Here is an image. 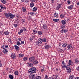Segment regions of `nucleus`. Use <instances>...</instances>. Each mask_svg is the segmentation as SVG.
<instances>
[{
  "label": "nucleus",
  "mask_w": 79,
  "mask_h": 79,
  "mask_svg": "<svg viewBox=\"0 0 79 79\" xmlns=\"http://www.w3.org/2000/svg\"><path fill=\"white\" fill-rule=\"evenodd\" d=\"M11 58L14 59V58H15L16 57V56L14 54H12L11 55Z\"/></svg>",
  "instance_id": "16"
},
{
  "label": "nucleus",
  "mask_w": 79,
  "mask_h": 79,
  "mask_svg": "<svg viewBox=\"0 0 79 79\" xmlns=\"http://www.w3.org/2000/svg\"><path fill=\"white\" fill-rule=\"evenodd\" d=\"M3 34H4L5 35H8L9 34V32L7 31H6L4 32Z\"/></svg>",
  "instance_id": "28"
},
{
  "label": "nucleus",
  "mask_w": 79,
  "mask_h": 79,
  "mask_svg": "<svg viewBox=\"0 0 79 79\" xmlns=\"http://www.w3.org/2000/svg\"><path fill=\"white\" fill-rule=\"evenodd\" d=\"M11 39H9L8 40V41L9 42H10V43H11Z\"/></svg>",
  "instance_id": "54"
},
{
  "label": "nucleus",
  "mask_w": 79,
  "mask_h": 79,
  "mask_svg": "<svg viewBox=\"0 0 79 79\" xmlns=\"http://www.w3.org/2000/svg\"><path fill=\"white\" fill-rule=\"evenodd\" d=\"M26 21V20L24 19H23L22 20V22L23 23H24V22Z\"/></svg>",
  "instance_id": "47"
},
{
  "label": "nucleus",
  "mask_w": 79,
  "mask_h": 79,
  "mask_svg": "<svg viewBox=\"0 0 79 79\" xmlns=\"http://www.w3.org/2000/svg\"><path fill=\"white\" fill-rule=\"evenodd\" d=\"M54 17L56 18H58V14L56 13H55L54 14Z\"/></svg>",
  "instance_id": "25"
},
{
  "label": "nucleus",
  "mask_w": 79,
  "mask_h": 79,
  "mask_svg": "<svg viewBox=\"0 0 79 79\" xmlns=\"http://www.w3.org/2000/svg\"><path fill=\"white\" fill-rule=\"evenodd\" d=\"M62 45L61 46L62 47H66V46L68 45V44H66V43H64L63 44L62 43Z\"/></svg>",
  "instance_id": "15"
},
{
  "label": "nucleus",
  "mask_w": 79,
  "mask_h": 79,
  "mask_svg": "<svg viewBox=\"0 0 79 79\" xmlns=\"http://www.w3.org/2000/svg\"><path fill=\"white\" fill-rule=\"evenodd\" d=\"M60 29H64L65 28V25H61L60 26Z\"/></svg>",
  "instance_id": "12"
},
{
  "label": "nucleus",
  "mask_w": 79,
  "mask_h": 79,
  "mask_svg": "<svg viewBox=\"0 0 79 79\" xmlns=\"http://www.w3.org/2000/svg\"><path fill=\"white\" fill-rule=\"evenodd\" d=\"M53 77V79H57V77H58V75H53L52 76Z\"/></svg>",
  "instance_id": "26"
},
{
  "label": "nucleus",
  "mask_w": 79,
  "mask_h": 79,
  "mask_svg": "<svg viewBox=\"0 0 79 79\" xmlns=\"http://www.w3.org/2000/svg\"><path fill=\"white\" fill-rule=\"evenodd\" d=\"M74 78V75H70L69 77V79H73Z\"/></svg>",
  "instance_id": "24"
},
{
  "label": "nucleus",
  "mask_w": 79,
  "mask_h": 79,
  "mask_svg": "<svg viewBox=\"0 0 79 79\" xmlns=\"http://www.w3.org/2000/svg\"><path fill=\"white\" fill-rule=\"evenodd\" d=\"M9 77L10 79H13V75H10Z\"/></svg>",
  "instance_id": "29"
},
{
  "label": "nucleus",
  "mask_w": 79,
  "mask_h": 79,
  "mask_svg": "<svg viewBox=\"0 0 79 79\" xmlns=\"http://www.w3.org/2000/svg\"><path fill=\"white\" fill-rule=\"evenodd\" d=\"M42 78L40 76H37L36 77V78L35 79H41Z\"/></svg>",
  "instance_id": "35"
},
{
  "label": "nucleus",
  "mask_w": 79,
  "mask_h": 79,
  "mask_svg": "<svg viewBox=\"0 0 79 79\" xmlns=\"http://www.w3.org/2000/svg\"><path fill=\"white\" fill-rule=\"evenodd\" d=\"M68 31V30L66 28L64 29H62L60 31L62 33V34H64V33L67 32Z\"/></svg>",
  "instance_id": "6"
},
{
  "label": "nucleus",
  "mask_w": 79,
  "mask_h": 79,
  "mask_svg": "<svg viewBox=\"0 0 79 79\" xmlns=\"http://www.w3.org/2000/svg\"><path fill=\"white\" fill-rule=\"evenodd\" d=\"M49 79H53V76L51 77H49Z\"/></svg>",
  "instance_id": "57"
},
{
  "label": "nucleus",
  "mask_w": 79,
  "mask_h": 79,
  "mask_svg": "<svg viewBox=\"0 0 79 79\" xmlns=\"http://www.w3.org/2000/svg\"><path fill=\"white\" fill-rule=\"evenodd\" d=\"M59 21V20H58L57 19H53V21H54V22H57V21Z\"/></svg>",
  "instance_id": "42"
},
{
  "label": "nucleus",
  "mask_w": 79,
  "mask_h": 79,
  "mask_svg": "<svg viewBox=\"0 0 79 79\" xmlns=\"http://www.w3.org/2000/svg\"><path fill=\"white\" fill-rule=\"evenodd\" d=\"M73 6H74L73 5H70V6H69L68 7V8L69 9V10H72V8H73Z\"/></svg>",
  "instance_id": "18"
},
{
  "label": "nucleus",
  "mask_w": 79,
  "mask_h": 79,
  "mask_svg": "<svg viewBox=\"0 0 79 79\" xmlns=\"http://www.w3.org/2000/svg\"><path fill=\"white\" fill-rule=\"evenodd\" d=\"M18 40H19V41H21V38H18Z\"/></svg>",
  "instance_id": "60"
},
{
  "label": "nucleus",
  "mask_w": 79,
  "mask_h": 79,
  "mask_svg": "<svg viewBox=\"0 0 79 79\" xmlns=\"http://www.w3.org/2000/svg\"><path fill=\"white\" fill-rule=\"evenodd\" d=\"M77 5L78 6H79V2H78L77 3Z\"/></svg>",
  "instance_id": "64"
},
{
  "label": "nucleus",
  "mask_w": 79,
  "mask_h": 79,
  "mask_svg": "<svg viewBox=\"0 0 79 79\" xmlns=\"http://www.w3.org/2000/svg\"><path fill=\"white\" fill-rule=\"evenodd\" d=\"M62 64H63V65H65V64L64 63V61H62Z\"/></svg>",
  "instance_id": "58"
},
{
  "label": "nucleus",
  "mask_w": 79,
  "mask_h": 79,
  "mask_svg": "<svg viewBox=\"0 0 79 79\" xmlns=\"http://www.w3.org/2000/svg\"><path fill=\"white\" fill-rule=\"evenodd\" d=\"M0 26H3V24H2V23H0Z\"/></svg>",
  "instance_id": "62"
},
{
  "label": "nucleus",
  "mask_w": 79,
  "mask_h": 79,
  "mask_svg": "<svg viewBox=\"0 0 79 79\" xmlns=\"http://www.w3.org/2000/svg\"><path fill=\"white\" fill-rule=\"evenodd\" d=\"M44 71V67H43L41 69V72H43Z\"/></svg>",
  "instance_id": "45"
},
{
  "label": "nucleus",
  "mask_w": 79,
  "mask_h": 79,
  "mask_svg": "<svg viewBox=\"0 0 79 79\" xmlns=\"http://www.w3.org/2000/svg\"><path fill=\"white\" fill-rule=\"evenodd\" d=\"M61 23L64 25V24H66V22L64 20H62L61 22Z\"/></svg>",
  "instance_id": "19"
},
{
  "label": "nucleus",
  "mask_w": 79,
  "mask_h": 79,
  "mask_svg": "<svg viewBox=\"0 0 79 79\" xmlns=\"http://www.w3.org/2000/svg\"><path fill=\"white\" fill-rule=\"evenodd\" d=\"M16 44H17V45H18L19 46V45H21V43L19 41L17 42Z\"/></svg>",
  "instance_id": "32"
},
{
  "label": "nucleus",
  "mask_w": 79,
  "mask_h": 79,
  "mask_svg": "<svg viewBox=\"0 0 79 79\" xmlns=\"http://www.w3.org/2000/svg\"><path fill=\"white\" fill-rule=\"evenodd\" d=\"M66 68H66H67V65H63V66H62V68H63V69L64 68Z\"/></svg>",
  "instance_id": "44"
},
{
  "label": "nucleus",
  "mask_w": 79,
  "mask_h": 79,
  "mask_svg": "<svg viewBox=\"0 0 79 79\" xmlns=\"http://www.w3.org/2000/svg\"><path fill=\"white\" fill-rule=\"evenodd\" d=\"M43 42V39L40 38L38 41L36 42V44L37 45H38V46L40 47L42 45V43Z\"/></svg>",
  "instance_id": "3"
},
{
  "label": "nucleus",
  "mask_w": 79,
  "mask_h": 79,
  "mask_svg": "<svg viewBox=\"0 0 79 79\" xmlns=\"http://www.w3.org/2000/svg\"><path fill=\"white\" fill-rule=\"evenodd\" d=\"M21 2H25V0H20Z\"/></svg>",
  "instance_id": "61"
},
{
  "label": "nucleus",
  "mask_w": 79,
  "mask_h": 79,
  "mask_svg": "<svg viewBox=\"0 0 79 79\" xmlns=\"http://www.w3.org/2000/svg\"><path fill=\"white\" fill-rule=\"evenodd\" d=\"M33 64H38V61L35 60L33 62Z\"/></svg>",
  "instance_id": "33"
},
{
  "label": "nucleus",
  "mask_w": 79,
  "mask_h": 79,
  "mask_svg": "<svg viewBox=\"0 0 79 79\" xmlns=\"http://www.w3.org/2000/svg\"><path fill=\"white\" fill-rule=\"evenodd\" d=\"M34 60H35V57H31L29 58V61L30 62H32Z\"/></svg>",
  "instance_id": "7"
},
{
  "label": "nucleus",
  "mask_w": 79,
  "mask_h": 79,
  "mask_svg": "<svg viewBox=\"0 0 79 79\" xmlns=\"http://www.w3.org/2000/svg\"><path fill=\"white\" fill-rule=\"evenodd\" d=\"M8 45H5V48H7V47H8Z\"/></svg>",
  "instance_id": "53"
},
{
  "label": "nucleus",
  "mask_w": 79,
  "mask_h": 79,
  "mask_svg": "<svg viewBox=\"0 0 79 79\" xmlns=\"http://www.w3.org/2000/svg\"><path fill=\"white\" fill-rule=\"evenodd\" d=\"M21 44H22V45H23V44H24V42L23 41H22L21 42Z\"/></svg>",
  "instance_id": "55"
},
{
  "label": "nucleus",
  "mask_w": 79,
  "mask_h": 79,
  "mask_svg": "<svg viewBox=\"0 0 79 79\" xmlns=\"http://www.w3.org/2000/svg\"><path fill=\"white\" fill-rule=\"evenodd\" d=\"M68 64L67 66H69V67H71V65H72V63H73V61L71 60H69V61Z\"/></svg>",
  "instance_id": "8"
},
{
  "label": "nucleus",
  "mask_w": 79,
  "mask_h": 79,
  "mask_svg": "<svg viewBox=\"0 0 79 79\" xmlns=\"http://www.w3.org/2000/svg\"><path fill=\"white\" fill-rule=\"evenodd\" d=\"M14 74L15 76H17V75H18L19 73H18V71H15Z\"/></svg>",
  "instance_id": "30"
},
{
  "label": "nucleus",
  "mask_w": 79,
  "mask_h": 79,
  "mask_svg": "<svg viewBox=\"0 0 79 79\" xmlns=\"http://www.w3.org/2000/svg\"><path fill=\"white\" fill-rule=\"evenodd\" d=\"M23 12H25L26 11V9L24 7H23Z\"/></svg>",
  "instance_id": "41"
},
{
  "label": "nucleus",
  "mask_w": 79,
  "mask_h": 79,
  "mask_svg": "<svg viewBox=\"0 0 79 79\" xmlns=\"http://www.w3.org/2000/svg\"><path fill=\"white\" fill-rule=\"evenodd\" d=\"M60 16L61 18H64V14H61L60 15Z\"/></svg>",
  "instance_id": "37"
},
{
  "label": "nucleus",
  "mask_w": 79,
  "mask_h": 79,
  "mask_svg": "<svg viewBox=\"0 0 79 79\" xmlns=\"http://www.w3.org/2000/svg\"><path fill=\"white\" fill-rule=\"evenodd\" d=\"M23 60L24 61H26V60H27V58L26 57H24Z\"/></svg>",
  "instance_id": "39"
},
{
  "label": "nucleus",
  "mask_w": 79,
  "mask_h": 79,
  "mask_svg": "<svg viewBox=\"0 0 79 79\" xmlns=\"http://www.w3.org/2000/svg\"><path fill=\"white\" fill-rule=\"evenodd\" d=\"M47 25H44L43 26V29H46V28H47Z\"/></svg>",
  "instance_id": "40"
},
{
  "label": "nucleus",
  "mask_w": 79,
  "mask_h": 79,
  "mask_svg": "<svg viewBox=\"0 0 79 79\" xmlns=\"http://www.w3.org/2000/svg\"><path fill=\"white\" fill-rule=\"evenodd\" d=\"M16 50H18L19 51V46H17V45H15L14 46Z\"/></svg>",
  "instance_id": "11"
},
{
  "label": "nucleus",
  "mask_w": 79,
  "mask_h": 79,
  "mask_svg": "<svg viewBox=\"0 0 79 79\" xmlns=\"http://www.w3.org/2000/svg\"><path fill=\"white\" fill-rule=\"evenodd\" d=\"M37 32L39 35H42V31H38Z\"/></svg>",
  "instance_id": "22"
},
{
  "label": "nucleus",
  "mask_w": 79,
  "mask_h": 79,
  "mask_svg": "<svg viewBox=\"0 0 79 79\" xmlns=\"http://www.w3.org/2000/svg\"><path fill=\"white\" fill-rule=\"evenodd\" d=\"M46 41H47V39L45 38H43V41L44 42H46Z\"/></svg>",
  "instance_id": "38"
},
{
  "label": "nucleus",
  "mask_w": 79,
  "mask_h": 79,
  "mask_svg": "<svg viewBox=\"0 0 79 79\" xmlns=\"http://www.w3.org/2000/svg\"><path fill=\"white\" fill-rule=\"evenodd\" d=\"M30 6L31 8H32V7H33V6H34V3L31 2V3H30Z\"/></svg>",
  "instance_id": "20"
},
{
  "label": "nucleus",
  "mask_w": 79,
  "mask_h": 79,
  "mask_svg": "<svg viewBox=\"0 0 79 79\" xmlns=\"http://www.w3.org/2000/svg\"><path fill=\"white\" fill-rule=\"evenodd\" d=\"M70 68L71 67H69L68 65L67 66L66 69L67 70V72L68 73H70L71 72L72 70H71V69Z\"/></svg>",
  "instance_id": "4"
},
{
  "label": "nucleus",
  "mask_w": 79,
  "mask_h": 79,
  "mask_svg": "<svg viewBox=\"0 0 79 79\" xmlns=\"http://www.w3.org/2000/svg\"><path fill=\"white\" fill-rule=\"evenodd\" d=\"M62 44H61V43H59V46H62Z\"/></svg>",
  "instance_id": "63"
},
{
  "label": "nucleus",
  "mask_w": 79,
  "mask_h": 79,
  "mask_svg": "<svg viewBox=\"0 0 79 79\" xmlns=\"http://www.w3.org/2000/svg\"><path fill=\"white\" fill-rule=\"evenodd\" d=\"M75 62L76 63H79V60H75Z\"/></svg>",
  "instance_id": "48"
},
{
  "label": "nucleus",
  "mask_w": 79,
  "mask_h": 79,
  "mask_svg": "<svg viewBox=\"0 0 79 79\" xmlns=\"http://www.w3.org/2000/svg\"><path fill=\"white\" fill-rule=\"evenodd\" d=\"M2 52L4 54H6L8 53V49L4 48L2 51Z\"/></svg>",
  "instance_id": "9"
},
{
  "label": "nucleus",
  "mask_w": 79,
  "mask_h": 79,
  "mask_svg": "<svg viewBox=\"0 0 79 79\" xmlns=\"http://www.w3.org/2000/svg\"><path fill=\"white\" fill-rule=\"evenodd\" d=\"M4 15L7 18H8L9 19H12L14 18L15 17V15L12 14L11 13H4Z\"/></svg>",
  "instance_id": "1"
},
{
  "label": "nucleus",
  "mask_w": 79,
  "mask_h": 79,
  "mask_svg": "<svg viewBox=\"0 0 79 79\" xmlns=\"http://www.w3.org/2000/svg\"><path fill=\"white\" fill-rule=\"evenodd\" d=\"M0 7H1V9H2V10H5V9H6V7L3 6L2 5L0 6Z\"/></svg>",
  "instance_id": "21"
},
{
  "label": "nucleus",
  "mask_w": 79,
  "mask_h": 79,
  "mask_svg": "<svg viewBox=\"0 0 79 79\" xmlns=\"http://www.w3.org/2000/svg\"><path fill=\"white\" fill-rule=\"evenodd\" d=\"M19 56L20 58L22 57L23 56V55H22L21 54H19Z\"/></svg>",
  "instance_id": "49"
},
{
  "label": "nucleus",
  "mask_w": 79,
  "mask_h": 79,
  "mask_svg": "<svg viewBox=\"0 0 79 79\" xmlns=\"http://www.w3.org/2000/svg\"><path fill=\"white\" fill-rule=\"evenodd\" d=\"M29 77L32 79H35V75L34 74H31L29 76Z\"/></svg>",
  "instance_id": "5"
},
{
  "label": "nucleus",
  "mask_w": 79,
  "mask_h": 79,
  "mask_svg": "<svg viewBox=\"0 0 79 79\" xmlns=\"http://www.w3.org/2000/svg\"><path fill=\"white\" fill-rule=\"evenodd\" d=\"M19 25V24H18V23H15L14 24V26L15 27H17V26H18Z\"/></svg>",
  "instance_id": "36"
},
{
  "label": "nucleus",
  "mask_w": 79,
  "mask_h": 79,
  "mask_svg": "<svg viewBox=\"0 0 79 79\" xmlns=\"http://www.w3.org/2000/svg\"><path fill=\"white\" fill-rule=\"evenodd\" d=\"M44 47L47 50V49H48V48L50 47V46H49V45H46Z\"/></svg>",
  "instance_id": "23"
},
{
  "label": "nucleus",
  "mask_w": 79,
  "mask_h": 79,
  "mask_svg": "<svg viewBox=\"0 0 79 79\" xmlns=\"http://www.w3.org/2000/svg\"><path fill=\"white\" fill-rule=\"evenodd\" d=\"M34 36H33L31 38H30V40L32 41L33 40L34 38Z\"/></svg>",
  "instance_id": "43"
},
{
  "label": "nucleus",
  "mask_w": 79,
  "mask_h": 79,
  "mask_svg": "<svg viewBox=\"0 0 79 79\" xmlns=\"http://www.w3.org/2000/svg\"><path fill=\"white\" fill-rule=\"evenodd\" d=\"M61 8V5L59 4L58 5L57 7L56 8L57 10H59L60 8Z\"/></svg>",
  "instance_id": "27"
},
{
  "label": "nucleus",
  "mask_w": 79,
  "mask_h": 79,
  "mask_svg": "<svg viewBox=\"0 0 79 79\" xmlns=\"http://www.w3.org/2000/svg\"><path fill=\"white\" fill-rule=\"evenodd\" d=\"M45 77L46 79H48V77L47 76V75H45Z\"/></svg>",
  "instance_id": "52"
},
{
  "label": "nucleus",
  "mask_w": 79,
  "mask_h": 79,
  "mask_svg": "<svg viewBox=\"0 0 79 79\" xmlns=\"http://www.w3.org/2000/svg\"><path fill=\"white\" fill-rule=\"evenodd\" d=\"M77 70L79 71V66H78L77 68Z\"/></svg>",
  "instance_id": "56"
},
{
  "label": "nucleus",
  "mask_w": 79,
  "mask_h": 79,
  "mask_svg": "<svg viewBox=\"0 0 79 79\" xmlns=\"http://www.w3.org/2000/svg\"><path fill=\"white\" fill-rule=\"evenodd\" d=\"M67 3L68 4H70V3H71V1L69 0H68L67 1Z\"/></svg>",
  "instance_id": "51"
},
{
  "label": "nucleus",
  "mask_w": 79,
  "mask_h": 79,
  "mask_svg": "<svg viewBox=\"0 0 79 79\" xmlns=\"http://www.w3.org/2000/svg\"><path fill=\"white\" fill-rule=\"evenodd\" d=\"M32 2H35V0H31Z\"/></svg>",
  "instance_id": "59"
},
{
  "label": "nucleus",
  "mask_w": 79,
  "mask_h": 79,
  "mask_svg": "<svg viewBox=\"0 0 79 79\" xmlns=\"http://www.w3.org/2000/svg\"><path fill=\"white\" fill-rule=\"evenodd\" d=\"M1 3H2L3 4L6 3V0H1Z\"/></svg>",
  "instance_id": "13"
},
{
  "label": "nucleus",
  "mask_w": 79,
  "mask_h": 79,
  "mask_svg": "<svg viewBox=\"0 0 79 79\" xmlns=\"http://www.w3.org/2000/svg\"><path fill=\"white\" fill-rule=\"evenodd\" d=\"M37 30H34L33 31V33L34 34H37Z\"/></svg>",
  "instance_id": "34"
},
{
  "label": "nucleus",
  "mask_w": 79,
  "mask_h": 79,
  "mask_svg": "<svg viewBox=\"0 0 79 79\" xmlns=\"http://www.w3.org/2000/svg\"><path fill=\"white\" fill-rule=\"evenodd\" d=\"M27 66L28 67H32V66H33V64L29 63L28 64H27Z\"/></svg>",
  "instance_id": "17"
},
{
  "label": "nucleus",
  "mask_w": 79,
  "mask_h": 79,
  "mask_svg": "<svg viewBox=\"0 0 79 79\" xmlns=\"http://www.w3.org/2000/svg\"><path fill=\"white\" fill-rule=\"evenodd\" d=\"M28 72H29L30 74L36 73H37V68L35 67L31 68L28 70Z\"/></svg>",
  "instance_id": "2"
},
{
  "label": "nucleus",
  "mask_w": 79,
  "mask_h": 79,
  "mask_svg": "<svg viewBox=\"0 0 79 79\" xmlns=\"http://www.w3.org/2000/svg\"><path fill=\"white\" fill-rule=\"evenodd\" d=\"M23 29L24 31H27V30L26 29V28H25V27H23Z\"/></svg>",
  "instance_id": "46"
},
{
  "label": "nucleus",
  "mask_w": 79,
  "mask_h": 79,
  "mask_svg": "<svg viewBox=\"0 0 79 79\" xmlns=\"http://www.w3.org/2000/svg\"><path fill=\"white\" fill-rule=\"evenodd\" d=\"M30 15H34V13L31 12H30Z\"/></svg>",
  "instance_id": "50"
},
{
  "label": "nucleus",
  "mask_w": 79,
  "mask_h": 79,
  "mask_svg": "<svg viewBox=\"0 0 79 79\" xmlns=\"http://www.w3.org/2000/svg\"><path fill=\"white\" fill-rule=\"evenodd\" d=\"M23 32V30L21 29L18 32V34H19V35H21V34H22Z\"/></svg>",
  "instance_id": "14"
},
{
  "label": "nucleus",
  "mask_w": 79,
  "mask_h": 79,
  "mask_svg": "<svg viewBox=\"0 0 79 79\" xmlns=\"http://www.w3.org/2000/svg\"><path fill=\"white\" fill-rule=\"evenodd\" d=\"M72 47H73V45L71 44H69L67 46V48L68 49H71V48H72Z\"/></svg>",
  "instance_id": "10"
},
{
  "label": "nucleus",
  "mask_w": 79,
  "mask_h": 79,
  "mask_svg": "<svg viewBox=\"0 0 79 79\" xmlns=\"http://www.w3.org/2000/svg\"><path fill=\"white\" fill-rule=\"evenodd\" d=\"M37 10V7H35L33 8V11H35V12Z\"/></svg>",
  "instance_id": "31"
}]
</instances>
